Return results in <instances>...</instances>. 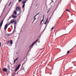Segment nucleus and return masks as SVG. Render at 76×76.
<instances>
[{
	"mask_svg": "<svg viewBox=\"0 0 76 76\" xmlns=\"http://www.w3.org/2000/svg\"><path fill=\"white\" fill-rule=\"evenodd\" d=\"M14 14L15 15H17V12H16V11H14Z\"/></svg>",
	"mask_w": 76,
	"mask_h": 76,
	"instance_id": "f8f14e48",
	"label": "nucleus"
},
{
	"mask_svg": "<svg viewBox=\"0 0 76 76\" xmlns=\"http://www.w3.org/2000/svg\"><path fill=\"white\" fill-rule=\"evenodd\" d=\"M15 30H16V29H14V30L13 31V32H15Z\"/></svg>",
	"mask_w": 76,
	"mask_h": 76,
	"instance_id": "a878e982",
	"label": "nucleus"
},
{
	"mask_svg": "<svg viewBox=\"0 0 76 76\" xmlns=\"http://www.w3.org/2000/svg\"><path fill=\"white\" fill-rule=\"evenodd\" d=\"M1 47V42H0V48Z\"/></svg>",
	"mask_w": 76,
	"mask_h": 76,
	"instance_id": "cd10ccee",
	"label": "nucleus"
},
{
	"mask_svg": "<svg viewBox=\"0 0 76 76\" xmlns=\"http://www.w3.org/2000/svg\"><path fill=\"white\" fill-rule=\"evenodd\" d=\"M18 59H19V57H18L15 59L14 61V63H16V61H18Z\"/></svg>",
	"mask_w": 76,
	"mask_h": 76,
	"instance_id": "423d86ee",
	"label": "nucleus"
},
{
	"mask_svg": "<svg viewBox=\"0 0 76 76\" xmlns=\"http://www.w3.org/2000/svg\"><path fill=\"white\" fill-rule=\"evenodd\" d=\"M66 11H67L68 12H70V11L68 9H66Z\"/></svg>",
	"mask_w": 76,
	"mask_h": 76,
	"instance_id": "6ab92c4d",
	"label": "nucleus"
},
{
	"mask_svg": "<svg viewBox=\"0 0 76 76\" xmlns=\"http://www.w3.org/2000/svg\"><path fill=\"white\" fill-rule=\"evenodd\" d=\"M38 39H37L34 42H33L31 44V45L29 47H32V45H34L35 43H36V42H37V41H38Z\"/></svg>",
	"mask_w": 76,
	"mask_h": 76,
	"instance_id": "39448f33",
	"label": "nucleus"
},
{
	"mask_svg": "<svg viewBox=\"0 0 76 76\" xmlns=\"http://www.w3.org/2000/svg\"><path fill=\"white\" fill-rule=\"evenodd\" d=\"M15 22V20L14 19H12L10 21V23H13Z\"/></svg>",
	"mask_w": 76,
	"mask_h": 76,
	"instance_id": "0eeeda50",
	"label": "nucleus"
},
{
	"mask_svg": "<svg viewBox=\"0 0 76 76\" xmlns=\"http://www.w3.org/2000/svg\"><path fill=\"white\" fill-rule=\"evenodd\" d=\"M11 3H12V2H11L10 3V4L9 5V6H10V4H11Z\"/></svg>",
	"mask_w": 76,
	"mask_h": 76,
	"instance_id": "412c9836",
	"label": "nucleus"
},
{
	"mask_svg": "<svg viewBox=\"0 0 76 76\" xmlns=\"http://www.w3.org/2000/svg\"><path fill=\"white\" fill-rule=\"evenodd\" d=\"M17 23V22L16 21H15L14 22V23L15 25H16V23Z\"/></svg>",
	"mask_w": 76,
	"mask_h": 76,
	"instance_id": "f3484780",
	"label": "nucleus"
},
{
	"mask_svg": "<svg viewBox=\"0 0 76 76\" xmlns=\"http://www.w3.org/2000/svg\"><path fill=\"white\" fill-rule=\"evenodd\" d=\"M36 15H35V16H34V20L33 21V22H34V20H36L37 19V18H35V17H36Z\"/></svg>",
	"mask_w": 76,
	"mask_h": 76,
	"instance_id": "ddd939ff",
	"label": "nucleus"
},
{
	"mask_svg": "<svg viewBox=\"0 0 76 76\" xmlns=\"http://www.w3.org/2000/svg\"><path fill=\"white\" fill-rule=\"evenodd\" d=\"M3 20H2L0 24V29H1V26H2V25H3Z\"/></svg>",
	"mask_w": 76,
	"mask_h": 76,
	"instance_id": "20e7f679",
	"label": "nucleus"
},
{
	"mask_svg": "<svg viewBox=\"0 0 76 76\" xmlns=\"http://www.w3.org/2000/svg\"><path fill=\"white\" fill-rule=\"evenodd\" d=\"M10 25V23L9 24H6L5 25V26H4V30H5V31H6V29H7V27H8V26Z\"/></svg>",
	"mask_w": 76,
	"mask_h": 76,
	"instance_id": "f257e3e1",
	"label": "nucleus"
},
{
	"mask_svg": "<svg viewBox=\"0 0 76 76\" xmlns=\"http://www.w3.org/2000/svg\"><path fill=\"white\" fill-rule=\"evenodd\" d=\"M14 75H16V72H14Z\"/></svg>",
	"mask_w": 76,
	"mask_h": 76,
	"instance_id": "bb28decb",
	"label": "nucleus"
},
{
	"mask_svg": "<svg viewBox=\"0 0 76 76\" xmlns=\"http://www.w3.org/2000/svg\"><path fill=\"white\" fill-rule=\"evenodd\" d=\"M26 1L25 0H24V1H22V3L23 4H25V3H26Z\"/></svg>",
	"mask_w": 76,
	"mask_h": 76,
	"instance_id": "9d476101",
	"label": "nucleus"
},
{
	"mask_svg": "<svg viewBox=\"0 0 76 76\" xmlns=\"http://www.w3.org/2000/svg\"><path fill=\"white\" fill-rule=\"evenodd\" d=\"M10 44L11 45H12V44H13V41L12 40H11L10 41Z\"/></svg>",
	"mask_w": 76,
	"mask_h": 76,
	"instance_id": "9b49d317",
	"label": "nucleus"
},
{
	"mask_svg": "<svg viewBox=\"0 0 76 76\" xmlns=\"http://www.w3.org/2000/svg\"><path fill=\"white\" fill-rule=\"evenodd\" d=\"M18 73H19V71H18V72L16 74L17 75H18Z\"/></svg>",
	"mask_w": 76,
	"mask_h": 76,
	"instance_id": "c85d7f7f",
	"label": "nucleus"
},
{
	"mask_svg": "<svg viewBox=\"0 0 76 76\" xmlns=\"http://www.w3.org/2000/svg\"><path fill=\"white\" fill-rule=\"evenodd\" d=\"M23 70H24V68H23Z\"/></svg>",
	"mask_w": 76,
	"mask_h": 76,
	"instance_id": "f704fd0d",
	"label": "nucleus"
},
{
	"mask_svg": "<svg viewBox=\"0 0 76 76\" xmlns=\"http://www.w3.org/2000/svg\"><path fill=\"white\" fill-rule=\"evenodd\" d=\"M22 0H18V2H20V1H21Z\"/></svg>",
	"mask_w": 76,
	"mask_h": 76,
	"instance_id": "b1692460",
	"label": "nucleus"
},
{
	"mask_svg": "<svg viewBox=\"0 0 76 76\" xmlns=\"http://www.w3.org/2000/svg\"><path fill=\"white\" fill-rule=\"evenodd\" d=\"M67 54H69V53H70V51L69 50L68 52H67Z\"/></svg>",
	"mask_w": 76,
	"mask_h": 76,
	"instance_id": "a211bd4d",
	"label": "nucleus"
},
{
	"mask_svg": "<svg viewBox=\"0 0 76 76\" xmlns=\"http://www.w3.org/2000/svg\"><path fill=\"white\" fill-rule=\"evenodd\" d=\"M12 16L13 18H14V19H16V16L15 15H12Z\"/></svg>",
	"mask_w": 76,
	"mask_h": 76,
	"instance_id": "1a4fd4ad",
	"label": "nucleus"
},
{
	"mask_svg": "<svg viewBox=\"0 0 76 76\" xmlns=\"http://www.w3.org/2000/svg\"><path fill=\"white\" fill-rule=\"evenodd\" d=\"M37 4L36 5V6H37Z\"/></svg>",
	"mask_w": 76,
	"mask_h": 76,
	"instance_id": "e433bc0d",
	"label": "nucleus"
},
{
	"mask_svg": "<svg viewBox=\"0 0 76 76\" xmlns=\"http://www.w3.org/2000/svg\"><path fill=\"white\" fill-rule=\"evenodd\" d=\"M18 52H17V53H16V54H18Z\"/></svg>",
	"mask_w": 76,
	"mask_h": 76,
	"instance_id": "72a5a7b5",
	"label": "nucleus"
},
{
	"mask_svg": "<svg viewBox=\"0 0 76 76\" xmlns=\"http://www.w3.org/2000/svg\"><path fill=\"white\" fill-rule=\"evenodd\" d=\"M16 10L18 12L20 11V7L18 6L16 8Z\"/></svg>",
	"mask_w": 76,
	"mask_h": 76,
	"instance_id": "7ed1b4c3",
	"label": "nucleus"
},
{
	"mask_svg": "<svg viewBox=\"0 0 76 76\" xmlns=\"http://www.w3.org/2000/svg\"><path fill=\"white\" fill-rule=\"evenodd\" d=\"M10 42V41H8L7 42V44H9V43Z\"/></svg>",
	"mask_w": 76,
	"mask_h": 76,
	"instance_id": "393cba45",
	"label": "nucleus"
},
{
	"mask_svg": "<svg viewBox=\"0 0 76 76\" xmlns=\"http://www.w3.org/2000/svg\"><path fill=\"white\" fill-rule=\"evenodd\" d=\"M42 24V22H41V21L40 22V25H41Z\"/></svg>",
	"mask_w": 76,
	"mask_h": 76,
	"instance_id": "473e14b6",
	"label": "nucleus"
},
{
	"mask_svg": "<svg viewBox=\"0 0 76 76\" xmlns=\"http://www.w3.org/2000/svg\"><path fill=\"white\" fill-rule=\"evenodd\" d=\"M14 29H16V26H14Z\"/></svg>",
	"mask_w": 76,
	"mask_h": 76,
	"instance_id": "c756f323",
	"label": "nucleus"
},
{
	"mask_svg": "<svg viewBox=\"0 0 76 76\" xmlns=\"http://www.w3.org/2000/svg\"><path fill=\"white\" fill-rule=\"evenodd\" d=\"M25 4H23V5L22 7L23 8H25Z\"/></svg>",
	"mask_w": 76,
	"mask_h": 76,
	"instance_id": "dca6fc26",
	"label": "nucleus"
},
{
	"mask_svg": "<svg viewBox=\"0 0 76 76\" xmlns=\"http://www.w3.org/2000/svg\"><path fill=\"white\" fill-rule=\"evenodd\" d=\"M44 15L43 17V19H44Z\"/></svg>",
	"mask_w": 76,
	"mask_h": 76,
	"instance_id": "2f4dec72",
	"label": "nucleus"
},
{
	"mask_svg": "<svg viewBox=\"0 0 76 76\" xmlns=\"http://www.w3.org/2000/svg\"><path fill=\"white\" fill-rule=\"evenodd\" d=\"M47 24V23H46V22H45V25H46Z\"/></svg>",
	"mask_w": 76,
	"mask_h": 76,
	"instance_id": "7c9ffc66",
	"label": "nucleus"
},
{
	"mask_svg": "<svg viewBox=\"0 0 76 76\" xmlns=\"http://www.w3.org/2000/svg\"><path fill=\"white\" fill-rule=\"evenodd\" d=\"M3 71H4V72H7V69L6 68H4L3 69Z\"/></svg>",
	"mask_w": 76,
	"mask_h": 76,
	"instance_id": "6e6552de",
	"label": "nucleus"
},
{
	"mask_svg": "<svg viewBox=\"0 0 76 76\" xmlns=\"http://www.w3.org/2000/svg\"><path fill=\"white\" fill-rule=\"evenodd\" d=\"M39 12H38V13H37L35 16H37V15H39Z\"/></svg>",
	"mask_w": 76,
	"mask_h": 76,
	"instance_id": "aec40b11",
	"label": "nucleus"
},
{
	"mask_svg": "<svg viewBox=\"0 0 76 76\" xmlns=\"http://www.w3.org/2000/svg\"><path fill=\"white\" fill-rule=\"evenodd\" d=\"M27 0H26V1H27Z\"/></svg>",
	"mask_w": 76,
	"mask_h": 76,
	"instance_id": "c9c22d12",
	"label": "nucleus"
},
{
	"mask_svg": "<svg viewBox=\"0 0 76 76\" xmlns=\"http://www.w3.org/2000/svg\"><path fill=\"white\" fill-rule=\"evenodd\" d=\"M20 66H21V64H19L18 66L15 69V72H16V71H17V70H18V69H19Z\"/></svg>",
	"mask_w": 76,
	"mask_h": 76,
	"instance_id": "f03ea898",
	"label": "nucleus"
},
{
	"mask_svg": "<svg viewBox=\"0 0 76 76\" xmlns=\"http://www.w3.org/2000/svg\"><path fill=\"white\" fill-rule=\"evenodd\" d=\"M55 26H54L53 27L51 28V30H53V29H54V28H55Z\"/></svg>",
	"mask_w": 76,
	"mask_h": 76,
	"instance_id": "2eb2a0df",
	"label": "nucleus"
},
{
	"mask_svg": "<svg viewBox=\"0 0 76 76\" xmlns=\"http://www.w3.org/2000/svg\"><path fill=\"white\" fill-rule=\"evenodd\" d=\"M50 9H49V10H48V12H47V13H48V12H49L50 11Z\"/></svg>",
	"mask_w": 76,
	"mask_h": 76,
	"instance_id": "4be33fe9",
	"label": "nucleus"
},
{
	"mask_svg": "<svg viewBox=\"0 0 76 76\" xmlns=\"http://www.w3.org/2000/svg\"><path fill=\"white\" fill-rule=\"evenodd\" d=\"M44 21V18H43V19L41 21V22H42Z\"/></svg>",
	"mask_w": 76,
	"mask_h": 76,
	"instance_id": "5701e85b",
	"label": "nucleus"
},
{
	"mask_svg": "<svg viewBox=\"0 0 76 76\" xmlns=\"http://www.w3.org/2000/svg\"><path fill=\"white\" fill-rule=\"evenodd\" d=\"M48 18H47L46 19V20L45 21L46 23H47L48 22Z\"/></svg>",
	"mask_w": 76,
	"mask_h": 76,
	"instance_id": "4468645a",
	"label": "nucleus"
}]
</instances>
